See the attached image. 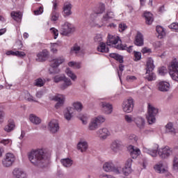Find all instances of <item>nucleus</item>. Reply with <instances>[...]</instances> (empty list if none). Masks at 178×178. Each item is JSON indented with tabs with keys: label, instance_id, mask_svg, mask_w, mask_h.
Wrapping results in <instances>:
<instances>
[{
	"label": "nucleus",
	"instance_id": "58836bf2",
	"mask_svg": "<svg viewBox=\"0 0 178 178\" xmlns=\"http://www.w3.org/2000/svg\"><path fill=\"white\" fill-rule=\"evenodd\" d=\"M74 109L77 112H81L83 110V104L81 102H76L73 104Z\"/></svg>",
	"mask_w": 178,
	"mask_h": 178
},
{
	"label": "nucleus",
	"instance_id": "bf43d9fd",
	"mask_svg": "<svg viewBox=\"0 0 178 178\" xmlns=\"http://www.w3.org/2000/svg\"><path fill=\"white\" fill-rule=\"evenodd\" d=\"M124 119L127 123H131L132 122H134V120H133V118L129 115H125Z\"/></svg>",
	"mask_w": 178,
	"mask_h": 178
},
{
	"label": "nucleus",
	"instance_id": "0eeeda50",
	"mask_svg": "<svg viewBox=\"0 0 178 178\" xmlns=\"http://www.w3.org/2000/svg\"><path fill=\"white\" fill-rule=\"evenodd\" d=\"M169 74L171 76L172 80L178 83V62L177 59L175 58L171 62V65L169 68Z\"/></svg>",
	"mask_w": 178,
	"mask_h": 178
},
{
	"label": "nucleus",
	"instance_id": "393cba45",
	"mask_svg": "<svg viewBox=\"0 0 178 178\" xmlns=\"http://www.w3.org/2000/svg\"><path fill=\"white\" fill-rule=\"evenodd\" d=\"M74 108L73 107H67L66 111L64 113V118L66 120H70L72 118L73 111Z\"/></svg>",
	"mask_w": 178,
	"mask_h": 178
},
{
	"label": "nucleus",
	"instance_id": "9d476101",
	"mask_svg": "<svg viewBox=\"0 0 178 178\" xmlns=\"http://www.w3.org/2000/svg\"><path fill=\"white\" fill-rule=\"evenodd\" d=\"M15 163V156L12 153H7L6 158L2 161L4 168H10Z\"/></svg>",
	"mask_w": 178,
	"mask_h": 178
},
{
	"label": "nucleus",
	"instance_id": "f704fd0d",
	"mask_svg": "<svg viewBox=\"0 0 178 178\" xmlns=\"http://www.w3.org/2000/svg\"><path fill=\"white\" fill-rule=\"evenodd\" d=\"M113 16H115L113 12L111 10H107L106 14L103 16V19L104 20V22H108V20L113 19Z\"/></svg>",
	"mask_w": 178,
	"mask_h": 178
},
{
	"label": "nucleus",
	"instance_id": "412c9836",
	"mask_svg": "<svg viewBox=\"0 0 178 178\" xmlns=\"http://www.w3.org/2000/svg\"><path fill=\"white\" fill-rule=\"evenodd\" d=\"M59 95L54 96L53 97V101H56L57 102L55 105L56 109H59V108H60V106H63V104H65V98H62L59 97Z\"/></svg>",
	"mask_w": 178,
	"mask_h": 178
},
{
	"label": "nucleus",
	"instance_id": "4be33fe9",
	"mask_svg": "<svg viewBox=\"0 0 178 178\" xmlns=\"http://www.w3.org/2000/svg\"><path fill=\"white\" fill-rule=\"evenodd\" d=\"M129 148H130L129 149L130 156L133 159H136V158H137V156H138V155H140V154L141 153V152L140 151V149L138 148L134 149V146L133 145H130Z\"/></svg>",
	"mask_w": 178,
	"mask_h": 178
},
{
	"label": "nucleus",
	"instance_id": "49530a36",
	"mask_svg": "<svg viewBox=\"0 0 178 178\" xmlns=\"http://www.w3.org/2000/svg\"><path fill=\"white\" fill-rule=\"evenodd\" d=\"M43 13H44V8L42 6L39 7V8L33 11V13L35 15H42Z\"/></svg>",
	"mask_w": 178,
	"mask_h": 178
},
{
	"label": "nucleus",
	"instance_id": "20e7f679",
	"mask_svg": "<svg viewBox=\"0 0 178 178\" xmlns=\"http://www.w3.org/2000/svg\"><path fill=\"white\" fill-rule=\"evenodd\" d=\"M146 76L145 79L148 81H154L156 79V76L155 74L152 72L154 69H155V65H154V60L152 58H149L146 64Z\"/></svg>",
	"mask_w": 178,
	"mask_h": 178
},
{
	"label": "nucleus",
	"instance_id": "c756f323",
	"mask_svg": "<svg viewBox=\"0 0 178 178\" xmlns=\"http://www.w3.org/2000/svg\"><path fill=\"white\" fill-rule=\"evenodd\" d=\"M63 13L65 16H70L72 15V4H65L63 6Z\"/></svg>",
	"mask_w": 178,
	"mask_h": 178
},
{
	"label": "nucleus",
	"instance_id": "a18cd8bd",
	"mask_svg": "<svg viewBox=\"0 0 178 178\" xmlns=\"http://www.w3.org/2000/svg\"><path fill=\"white\" fill-rule=\"evenodd\" d=\"M122 172L124 176H129V175L131 173V168L129 167H125L124 168H122Z\"/></svg>",
	"mask_w": 178,
	"mask_h": 178
},
{
	"label": "nucleus",
	"instance_id": "de8ad7c7",
	"mask_svg": "<svg viewBox=\"0 0 178 178\" xmlns=\"http://www.w3.org/2000/svg\"><path fill=\"white\" fill-rule=\"evenodd\" d=\"M81 49V47L80 46H78L77 44H74V46L71 48V52H73V51L75 52V54H77L79 51Z\"/></svg>",
	"mask_w": 178,
	"mask_h": 178
},
{
	"label": "nucleus",
	"instance_id": "423d86ee",
	"mask_svg": "<svg viewBox=\"0 0 178 178\" xmlns=\"http://www.w3.org/2000/svg\"><path fill=\"white\" fill-rule=\"evenodd\" d=\"M159 110L158 108L151 106L150 104H148V112L147 115L146 116V119L149 123V124H152L155 123L156 118V114L158 113Z\"/></svg>",
	"mask_w": 178,
	"mask_h": 178
},
{
	"label": "nucleus",
	"instance_id": "b1692460",
	"mask_svg": "<svg viewBox=\"0 0 178 178\" xmlns=\"http://www.w3.org/2000/svg\"><path fill=\"white\" fill-rule=\"evenodd\" d=\"M97 133L100 138H103V140H105L109 136V131L106 128L100 129Z\"/></svg>",
	"mask_w": 178,
	"mask_h": 178
},
{
	"label": "nucleus",
	"instance_id": "5fc2aeb1",
	"mask_svg": "<svg viewBox=\"0 0 178 178\" xmlns=\"http://www.w3.org/2000/svg\"><path fill=\"white\" fill-rule=\"evenodd\" d=\"M133 162V160L131 159H128L127 161V163L125 164V168H129L131 169V163Z\"/></svg>",
	"mask_w": 178,
	"mask_h": 178
},
{
	"label": "nucleus",
	"instance_id": "bb28decb",
	"mask_svg": "<svg viewBox=\"0 0 178 178\" xmlns=\"http://www.w3.org/2000/svg\"><path fill=\"white\" fill-rule=\"evenodd\" d=\"M165 133H170V134H173L174 136L176 134V129L173 127V123L168 122L165 125Z\"/></svg>",
	"mask_w": 178,
	"mask_h": 178
},
{
	"label": "nucleus",
	"instance_id": "c9c22d12",
	"mask_svg": "<svg viewBox=\"0 0 178 178\" xmlns=\"http://www.w3.org/2000/svg\"><path fill=\"white\" fill-rule=\"evenodd\" d=\"M13 129H15V122L13 121L10 122L8 124L4 127V130L7 131V133H10Z\"/></svg>",
	"mask_w": 178,
	"mask_h": 178
},
{
	"label": "nucleus",
	"instance_id": "e2e57ef3",
	"mask_svg": "<svg viewBox=\"0 0 178 178\" xmlns=\"http://www.w3.org/2000/svg\"><path fill=\"white\" fill-rule=\"evenodd\" d=\"M115 48H116V49H120V51H124V47H123V44H117Z\"/></svg>",
	"mask_w": 178,
	"mask_h": 178
},
{
	"label": "nucleus",
	"instance_id": "79ce46f5",
	"mask_svg": "<svg viewBox=\"0 0 178 178\" xmlns=\"http://www.w3.org/2000/svg\"><path fill=\"white\" fill-rule=\"evenodd\" d=\"M134 58H135L134 60H135V62H137V61L141 60V52L134 51Z\"/></svg>",
	"mask_w": 178,
	"mask_h": 178
},
{
	"label": "nucleus",
	"instance_id": "f3484780",
	"mask_svg": "<svg viewBox=\"0 0 178 178\" xmlns=\"http://www.w3.org/2000/svg\"><path fill=\"white\" fill-rule=\"evenodd\" d=\"M119 41L122 42V40H120V38L119 36L115 37L111 34H108L106 44L107 45L111 47V44H112L113 45H116V44H118Z\"/></svg>",
	"mask_w": 178,
	"mask_h": 178
},
{
	"label": "nucleus",
	"instance_id": "6e6d98bb",
	"mask_svg": "<svg viewBox=\"0 0 178 178\" xmlns=\"http://www.w3.org/2000/svg\"><path fill=\"white\" fill-rule=\"evenodd\" d=\"M142 54H151V52H152V51L151 50V49H148L147 47H144L142 51H141Z\"/></svg>",
	"mask_w": 178,
	"mask_h": 178
},
{
	"label": "nucleus",
	"instance_id": "ea45409f",
	"mask_svg": "<svg viewBox=\"0 0 178 178\" xmlns=\"http://www.w3.org/2000/svg\"><path fill=\"white\" fill-rule=\"evenodd\" d=\"M120 143H118V141H114L111 145V149H113L114 152H118V150L120 148Z\"/></svg>",
	"mask_w": 178,
	"mask_h": 178
},
{
	"label": "nucleus",
	"instance_id": "774afa93",
	"mask_svg": "<svg viewBox=\"0 0 178 178\" xmlns=\"http://www.w3.org/2000/svg\"><path fill=\"white\" fill-rule=\"evenodd\" d=\"M119 54L116 53H111L109 54L110 58H113V59H116V57L118 56Z\"/></svg>",
	"mask_w": 178,
	"mask_h": 178
},
{
	"label": "nucleus",
	"instance_id": "4468645a",
	"mask_svg": "<svg viewBox=\"0 0 178 178\" xmlns=\"http://www.w3.org/2000/svg\"><path fill=\"white\" fill-rule=\"evenodd\" d=\"M48 129L51 134H56L59 131V123L56 120H53L49 122Z\"/></svg>",
	"mask_w": 178,
	"mask_h": 178
},
{
	"label": "nucleus",
	"instance_id": "473e14b6",
	"mask_svg": "<svg viewBox=\"0 0 178 178\" xmlns=\"http://www.w3.org/2000/svg\"><path fill=\"white\" fill-rule=\"evenodd\" d=\"M154 169L157 173H165L166 172V169L163 167V163H159V164L156 165Z\"/></svg>",
	"mask_w": 178,
	"mask_h": 178
},
{
	"label": "nucleus",
	"instance_id": "f03ea898",
	"mask_svg": "<svg viewBox=\"0 0 178 178\" xmlns=\"http://www.w3.org/2000/svg\"><path fill=\"white\" fill-rule=\"evenodd\" d=\"M144 152L149 154L152 156H156L157 154L159 155L161 159H167L172 155V150L169 147L160 148L157 146V149H149L147 147H143Z\"/></svg>",
	"mask_w": 178,
	"mask_h": 178
},
{
	"label": "nucleus",
	"instance_id": "c03bdc74",
	"mask_svg": "<svg viewBox=\"0 0 178 178\" xmlns=\"http://www.w3.org/2000/svg\"><path fill=\"white\" fill-rule=\"evenodd\" d=\"M159 73L161 74V76H165L168 73V70L166 69V67H161L159 69Z\"/></svg>",
	"mask_w": 178,
	"mask_h": 178
},
{
	"label": "nucleus",
	"instance_id": "13d9d810",
	"mask_svg": "<svg viewBox=\"0 0 178 178\" xmlns=\"http://www.w3.org/2000/svg\"><path fill=\"white\" fill-rule=\"evenodd\" d=\"M5 118V112L0 111V123H3V118Z\"/></svg>",
	"mask_w": 178,
	"mask_h": 178
},
{
	"label": "nucleus",
	"instance_id": "37998d69",
	"mask_svg": "<svg viewBox=\"0 0 178 178\" xmlns=\"http://www.w3.org/2000/svg\"><path fill=\"white\" fill-rule=\"evenodd\" d=\"M34 84L35 86H36V87H42L44 86V81H42L41 78H39L35 80V82Z\"/></svg>",
	"mask_w": 178,
	"mask_h": 178
},
{
	"label": "nucleus",
	"instance_id": "72a5a7b5",
	"mask_svg": "<svg viewBox=\"0 0 178 178\" xmlns=\"http://www.w3.org/2000/svg\"><path fill=\"white\" fill-rule=\"evenodd\" d=\"M97 51L99 52H109V47H106V44L104 42L100 43V46L97 47Z\"/></svg>",
	"mask_w": 178,
	"mask_h": 178
},
{
	"label": "nucleus",
	"instance_id": "680f3d73",
	"mask_svg": "<svg viewBox=\"0 0 178 178\" xmlns=\"http://www.w3.org/2000/svg\"><path fill=\"white\" fill-rule=\"evenodd\" d=\"M17 56H18V58H23V56H26V53H24V51H17Z\"/></svg>",
	"mask_w": 178,
	"mask_h": 178
},
{
	"label": "nucleus",
	"instance_id": "7c9ffc66",
	"mask_svg": "<svg viewBox=\"0 0 178 178\" xmlns=\"http://www.w3.org/2000/svg\"><path fill=\"white\" fill-rule=\"evenodd\" d=\"M29 120H30V122H31V123H33V124H40L41 123L40 118L37 117L34 114H31L30 115Z\"/></svg>",
	"mask_w": 178,
	"mask_h": 178
},
{
	"label": "nucleus",
	"instance_id": "c85d7f7f",
	"mask_svg": "<svg viewBox=\"0 0 178 178\" xmlns=\"http://www.w3.org/2000/svg\"><path fill=\"white\" fill-rule=\"evenodd\" d=\"M10 15H11V17H13V19L14 20H15V22H21L22 21V15L21 12L13 11V12H11Z\"/></svg>",
	"mask_w": 178,
	"mask_h": 178
},
{
	"label": "nucleus",
	"instance_id": "1a4fd4ad",
	"mask_svg": "<svg viewBox=\"0 0 178 178\" xmlns=\"http://www.w3.org/2000/svg\"><path fill=\"white\" fill-rule=\"evenodd\" d=\"M133 108H134V102L133 98L130 97L127 100H125L122 103V108L124 112L130 113L133 112Z\"/></svg>",
	"mask_w": 178,
	"mask_h": 178
},
{
	"label": "nucleus",
	"instance_id": "864d4df0",
	"mask_svg": "<svg viewBox=\"0 0 178 178\" xmlns=\"http://www.w3.org/2000/svg\"><path fill=\"white\" fill-rule=\"evenodd\" d=\"M119 31H124V30H126V29H127V25H126V24H119Z\"/></svg>",
	"mask_w": 178,
	"mask_h": 178
},
{
	"label": "nucleus",
	"instance_id": "4d7b16f0",
	"mask_svg": "<svg viewBox=\"0 0 178 178\" xmlns=\"http://www.w3.org/2000/svg\"><path fill=\"white\" fill-rule=\"evenodd\" d=\"M127 81H134V80H137V77H136L135 76L128 75L127 76Z\"/></svg>",
	"mask_w": 178,
	"mask_h": 178
},
{
	"label": "nucleus",
	"instance_id": "9b49d317",
	"mask_svg": "<svg viewBox=\"0 0 178 178\" xmlns=\"http://www.w3.org/2000/svg\"><path fill=\"white\" fill-rule=\"evenodd\" d=\"M74 31V28L69 22H65L61 27L62 35H69Z\"/></svg>",
	"mask_w": 178,
	"mask_h": 178
},
{
	"label": "nucleus",
	"instance_id": "aec40b11",
	"mask_svg": "<svg viewBox=\"0 0 178 178\" xmlns=\"http://www.w3.org/2000/svg\"><path fill=\"white\" fill-rule=\"evenodd\" d=\"M144 17L145 19V23L148 26H151L154 22V15L150 12L146 11L144 13Z\"/></svg>",
	"mask_w": 178,
	"mask_h": 178
},
{
	"label": "nucleus",
	"instance_id": "0e129e2a",
	"mask_svg": "<svg viewBox=\"0 0 178 178\" xmlns=\"http://www.w3.org/2000/svg\"><path fill=\"white\" fill-rule=\"evenodd\" d=\"M79 119L81 120L83 124H87V118H86V117L84 116L79 117Z\"/></svg>",
	"mask_w": 178,
	"mask_h": 178
},
{
	"label": "nucleus",
	"instance_id": "39448f33",
	"mask_svg": "<svg viewBox=\"0 0 178 178\" xmlns=\"http://www.w3.org/2000/svg\"><path fill=\"white\" fill-rule=\"evenodd\" d=\"M65 62V58L63 57H58L56 59L51 60L50 66L51 68L49 70L50 74H59L60 73V70L58 68L60 65H62Z\"/></svg>",
	"mask_w": 178,
	"mask_h": 178
},
{
	"label": "nucleus",
	"instance_id": "052dcab7",
	"mask_svg": "<svg viewBox=\"0 0 178 178\" xmlns=\"http://www.w3.org/2000/svg\"><path fill=\"white\" fill-rule=\"evenodd\" d=\"M16 47L20 49L23 47V43L21 40H17L15 43Z\"/></svg>",
	"mask_w": 178,
	"mask_h": 178
},
{
	"label": "nucleus",
	"instance_id": "a211bd4d",
	"mask_svg": "<svg viewBox=\"0 0 178 178\" xmlns=\"http://www.w3.org/2000/svg\"><path fill=\"white\" fill-rule=\"evenodd\" d=\"M134 44L137 47H143V45H144V36L143 35V33L138 32L135 38Z\"/></svg>",
	"mask_w": 178,
	"mask_h": 178
},
{
	"label": "nucleus",
	"instance_id": "a878e982",
	"mask_svg": "<svg viewBox=\"0 0 178 178\" xmlns=\"http://www.w3.org/2000/svg\"><path fill=\"white\" fill-rule=\"evenodd\" d=\"M77 149H80L81 152H86L88 149V143L86 141L79 142L77 145Z\"/></svg>",
	"mask_w": 178,
	"mask_h": 178
},
{
	"label": "nucleus",
	"instance_id": "f8f14e48",
	"mask_svg": "<svg viewBox=\"0 0 178 178\" xmlns=\"http://www.w3.org/2000/svg\"><path fill=\"white\" fill-rule=\"evenodd\" d=\"M103 169L105 172H113L115 175H120V170L115 167L113 163H105L103 165Z\"/></svg>",
	"mask_w": 178,
	"mask_h": 178
},
{
	"label": "nucleus",
	"instance_id": "2eb2a0df",
	"mask_svg": "<svg viewBox=\"0 0 178 178\" xmlns=\"http://www.w3.org/2000/svg\"><path fill=\"white\" fill-rule=\"evenodd\" d=\"M37 62H45L49 58V51L47 49H43L37 54Z\"/></svg>",
	"mask_w": 178,
	"mask_h": 178
},
{
	"label": "nucleus",
	"instance_id": "3c124183",
	"mask_svg": "<svg viewBox=\"0 0 178 178\" xmlns=\"http://www.w3.org/2000/svg\"><path fill=\"white\" fill-rule=\"evenodd\" d=\"M50 31H51L52 34L54 35V40H56L58 38V35H59V33H58V31L55 28H51Z\"/></svg>",
	"mask_w": 178,
	"mask_h": 178
},
{
	"label": "nucleus",
	"instance_id": "cd10ccee",
	"mask_svg": "<svg viewBox=\"0 0 178 178\" xmlns=\"http://www.w3.org/2000/svg\"><path fill=\"white\" fill-rule=\"evenodd\" d=\"M60 163L65 168H70L73 165V160L69 158L62 159Z\"/></svg>",
	"mask_w": 178,
	"mask_h": 178
},
{
	"label": "nucleus",
	"instance_id": "6ab92c4d",
	"mask_svg": "<svg viewBox=\"0 0 178 178\" xmlns=\"http://www.w3.org/2000/svg\"><path fill=\"white\" fill-rule=\"evenodd\" d=\"M13 175L15 178H27V175L19 168L14 169Z\"/></svg>",
	"mask_w": 178,
	"mask_h": 178
},
{
	"label": "nucleus",
	"instance_id": "5701e85b",
	"mask_svg": "<svg viewBox=\"0 0 178 178\" xmlns=\"http://www.w3.org/2000/svg\"><path fill=\"white\" fill-rule=\"evenodd\" d=\"M134 122L136 123L137 127L139 129H144L145 126V120L140 117H136L134 119Z\"/></svg>",
	"mask_w": 178,
	"mask_h": 178
},
{
	"label": "nucleus",
	"instance_id": "2f4dec72",
	"mask_svg": "<svg viewBox=\"0 0 178 178\" xmlns=\"http://www.w3.org/2000/svg\"><path fill=\"white\" fill-rule=\"evenodd\" d=\"M156 31L158 33L159 37H160V38H163V37H165V35H166L165 29H163V27H162L161 26H157L156 27Z\"/></svg>",
	"mask_w": 178,
	"mask_h": 178
},
{
	"label": "nucleus",
	"instance_id": "603ef678",
	"mask_svg": "<svg viewBox=\"0 0 178 178\" xmlns=\"http://www.w3.org/2000/svg\"><path fill=\"white\" fill-rule=\"evenodd\" d=\"M115 60H117V62H119V63H123V62H124L123 56H121L120 54L117 55Z\"/></svg>",
	"mask_w": 178,
	"mask_h": 178
},
{
	"label": "nucleus",
	"instance_id": "ddd939ff",
	"mask_svg": "<svg viewBox=\"0 0 178 178\" xmlns=\"http://www.w3.org/2000/svg\"><path fill=\"white\" fill-rule=\"evenodd\" d=\"M157 90L161 92H168L170 90V83L165 81L159 82L156 85Z\"/></svg>",
	"mask_w": 178,
	"mask_h": 178
},
{
	"label": "nucleus",
	"instance_id": "8fccbe9b",
	"mask_svg": "<svg viewBox=\"0 0 178 178\" xmlns=\"http://www.w3.org/2000/svg\"><path fill=\"white\" fill-rule=\"evenodd\" d=\"M25 99H26V101H29V102H31V101H33V102H38V101L34 100V99H33V96H31V95H30V93H27V94L26 95Z\"/></svg>",
	"mask_w": 178,
	"mask_h": 178
},
{
	"label": "nucleus",
	"instance_id": "338daca9",
	"mask_svg": "<svg viewBox=\"0 0 178 178\" xmlns=\"http://www.w3.org/2000/svg\"><path fill=\"white\" fill-rule=\"evenodd\" d=\"M44 95V92L42 90H40L36 92V97L37 98H41Z\"/></svg>",
	"mask_w": 178,
	"mask_h": 178
},
{
	"label": "nucleus",
	"instance_id": "e433bc0d",
	"mask_svg": "<svg viewBox=\"0 0 178 178\" xmlns=\"http://www.w3.org/2000/svg\"><path fill=\"white\" fill-rule=\"evenodd\" d=\"M65 73L67 74L68 77H70V79H72L74 81L77 79V76H76V74H74V73H73V72L70 70V68H67L65 70Z\"/></svg>",
	"mask_w": 178,
	"mask_h": 178
},
{
	"label": "nucleus",
	"instance_id": "6e6552de",
	"mask_svg": "<svg viewBox=\"0 0 178 178\" xmlns=\"http://www.w3.org/2000/svg\"><path fill=\"white\" fill-rule=\"evenodd\" d=\"M104 122H105V118H104L103 116L99 115L96 117L95 118L92 119L90 122L88 127L89 130H97V129H98V125L102 124V123H104Z\"/></svg>",
	"mask_w": 178,
	"mask_h": 178
},
{
	"label": "nucleus",
	"instance_id": "09e8293b",
	"mask_svg": "<svg viewBox=\"0 0 178 178\" xmlns=\"http://www.w3.org/2000/svg\"><path fill=\"white\" fill-rule=\"evenodd\" d=\"M169 29H171L172 30H175L178 33V24L176 22H174L168 26Z\"/></svg>",
	"mask_w": 178,
	"mask_h": 178
},
{
	"label": "nucleus",
	"instance_id": "69168bd1",
	"mask_svg": "<svg viewBox=\"0 0 178 178\" xmlns=\"http://www.w3.org/2000/svg\"><path fill=\"white\" fill-rule=\"evenodd\" d=\"M10 143V140L9 139H3L1 140V143L3 144V145H7V144H9Z\"/></svg>",
	"mask_w": 178,
	"mask_h": 178
},
{
	"label": "nucleus",
	"instance_id": "4c0bfd02",
	"mask_svg": "<svg viewBox=\"0 0 178 178\" xmlns=\"http://www.w3.org/2000/svg\"><path fill=\"white\" fill-rule=\"evenodd\" d=\"M105 12V4H101L95 10L96 15H102Z\"/></svg>",
	"mask_w": 178,
	"mask_h": 178
},
{
	"label": "nucleus",
	"instance_id": "dca6fc26",
	"mask_svg": "<svg viewBox=\"0 0 178 178\" xmlns=\"http://www.w3.org/2000/svg\"><path fill=\"white\" fill-rule=\"evenodd\" d=\"M102 111L106 115H111L112 112H113V106L112 104L106 102H102L101 103Z\"/></svg>",
	"mask_w": 178,
	"mask_h": 178
},
{
	"label": "nucleus",
	"instance_id": "f257e3e1",
	"mask_svg": "<svg viewBox=\"0 0 178 178\" xmlns=\"http://www.w3.org/2000/svg\"><path fill=\"white\" fill-rule=\"evenodd\" d=\"M28 159L31 163L37 168H47L49 160L42 149H33L28 154Z\"/></svg>",
	"mask_w": 178,
	"mask_h": 178
},
{
	"label": "nucleus",
	"instance_id": "a19ab883",
	"mask_svg": "<svg viewBox=\"0 0 178 178\" xmlns=\"http://www.w3.org/2000/svg\"><path fill=\"white\" fill-rule=\"evenodd\" d=\"M173 170L178 172V156H176L173 161Z\"/></svg>",
	"mask_w": 178,
	"mask_h": 178
},
{
	"label": "nucleus",
	"instance_id": "7ed1b4c3",
	"mask_svg": "<svg viewBox=\"0 0 178 178\" xmlns=\"http://www.w3.org/2000/svg\"><path fill=\"white\" fill-rule=\"evenodd\" d=\"M53 81L54 83H56V84H58V83L63 82L60 86L59 88L62 91H65V90H67V88H69L70 86H72V80L66 77L65 75H56L54 77H53Z\"/></svg>",
	"mask_w": 178,
	"mask_h": 178
}]
</instances>
